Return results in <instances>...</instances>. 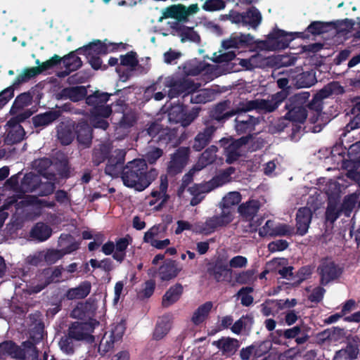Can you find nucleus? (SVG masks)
Wrapping results in <instances>:
<instances>
[{"label": "nucleus", "mask_w": 360, "mask_h": 360, "mask_svg": "<svg viewBox=\"0 0 360 360\" xmlns=\"http://www.w3.org/2000/svg\"><path fill=\"white\" fill-rule=\"evenodd\" d=\"M234 129L238 135L242 134H253L255 136V134L253 133L255 130V127L259 123V120L252 121H244L234 120Z\"/></svg>", "instance_id": "39"}, {"label": "nucleus", "mask_w": 360, "mask_h": 360, "mask_svg": "<svg viewBox=\"0 0 360 360\" xmlns=\"http://www.w3.org/2000/svg\"><path fill=\"white\" fill-rule=\"evenodd\" d=\"M158 174L157 169H148L146 160L135 159L124 166L121 178L125 186L142 191L149 186Z\"/></svg>", "instance_id": "1"}, {"label": "nucleus", "mask_w": 360, "mask_h": 360, "mask_svg": "<svg viewBox=\"0 0 360 360\" xmlns=\"http://www.w3.org/2000/svg\"><path fill=\"white\" fill-rule=\"evenodd\" d=\"M217 150L218 148L214 145L207 148L201 154L199 158V163L201 164L202 167H205L213 163L216 160V153Z\"/></svg>", "instance_id": "53"}, {"label": "nucleus", "mask_w": 360, "mask_h": 360, "mask_svg": "<svg viewBox=\"0 0 360 360\" xmlns=\"http://www.w3.org/2000/svg\"><path fill=\"white\" fill-rule=\"evenodd\" d=\"M87 89L84 86H69L63 88L57 95L58 99H70L76 103L86 99Z\"/></svg>", "instance_id": "17"}, {"label": "nucleus", "mask_w": 360, "mask_h": 360, "mask_svg": "<svg viewBox=\"0 0 360 360\" xmlns=\"http://www.w3.org/2000/svg\"><path fill=\"white\" fill-rule=\"evenodd\" d=\"M212 345L217 347L226 356L234 355L240 347V341L231 337H222L212 342Z\"/></svg>", "instance_id": "16"}, {"label": "nucleus", "mask_w": 360, "mask_h": 360, "mask_svg": "<svg viewBox=\"0 0 360 360\" xmlns=\"http://www.w3.org/2000/svg\"><path fill=\"white\" fill-rule=\"evenodd\" d=\"M43 333L44 324L41 323H38L30 329L29 339L27 340L33 344V346L37 352V359H39V350L37 349L36 345L39 343L43 339Z\"/></svg>", "instance_id": "48"}, {"label": "nucleus", "mask_w": 360, "mask_h": 360, "mask_svg": "<svg viewBox=\"0 0 360 360\" xmlns=\"http://www.w3.org/2000/svg\"><path fill=\"white\" fill-rule=\"evenodd\" d=\"M79 245L70 234H61L59 238V245L62 248L60 251L63 256L77 250Z\"/></svg>", "instance_id": "36"}, {"label": "nucleus", "mask_w": 360, "mask_h": 360, "mask_svg": "<svg viewBox=\"0 0 360 360\" xmlns=\"http://www.w3.org/2000/svg\"><path fill=\"white\" fill-rule=\"evenodd\" d=\"M91 290V284L88 281H82L75 288H70L65 293L68 300H81L87 297Z\"/></svg>", "instance_id": "31"}, {"label": "nucleus", "mask_w": 360, "mask_h": 360, "mask_svg": "<svg viewBox=\"0 0 360 360\" xmlns=\"http://www.w3.org/2000/svg\"><path fill=\"white\" fill-rule=\"evenodd\" d=\"M254 139L253 134L243 136L237 139H233L225 148L226 162L228 164H233L241 156L240 149L247 145Z\"/></svg>", "instance_id": "11"}, {"label": "nucleus", "mask_w": 360, "mask_h": 360, "mask_svg": "<svg viewBox=\"0 0 360 360\" xmlns=\"http://www.w3.org/2000/svg\"><path fill=\"white\" fill-rule=\"evenodd\" d=\"M285 109L287 110L284 115V119L291 122L304 124L308 117V110L305 106L298 105L295 103L292 105L289 101L285 102Z\"/></svg>", "instance_id": "12"}, {"label": "nucleus", "mask_w": 360, "mask_h": 360, "mask_svg": "<svg viewBox=\"0 0 360 360\" xmlns=\"http://www.w3.org/2000/svg\"><path fill=\"white\" fill-rule=\"evenodd\" d=\"M165 86L169 87L168 96L170 98L179 97L183 95V98L186 101L189 94L195 92L198 88V85L188 78H174L168 77L165 81Z\"/></svg>", "instance_id": "4"}, {"label": "nucleus", "mask_w": 360, "mask_h": 360, "mask_svg": "<svg viewBox=\"0 0 360 360\" xmlns=\"http://www.w3.org/2000/svg\"><path fill=\"white\" fill-rule=\"evenodd\" d=\"M255 357L259 358L266 354L271 348V342L268 340L253 343Z\"/></svg>", "instance_id": "63"}, {"label": "nucleus", "mask_w": 360, "mask_h": 360, "mask_svg": "<svg viewBox=\"0 0 360 360\" xmlns=\"http://www.w3.org/2000/svg\"><path fill=\"white\" fill-rule=\"evenodd\" d=\"M40 183V176L32 172L26 174L20 182V190L22 193L36 192Z\"/></svg>", "instance_id": "34"}, {"label": "nucleus", "mask_w": 360, "mask_h": 360, "mask_svg": "<svg viewBox=\"0 0 360 360\" xmlns=\"http://www.w3.org/2000/svg\"><path fill=\"white\" fill-rule=\"evenodd\" d=\"M312 218V212L310 208L303 207L298 209L296 214L297 233L304 236L309 229Z\"/></svg>", "instance_id": "19"}, {"label": "nucleus", "mask_w": 360, "mask_h": 360, "mask_svg": "<svg viewBox=\"0 0 360 360\" xmlns=\"http://www.w3.org/2000/svg\"><path fill=\"white\" fill-rule=\"evenodd\" d=\"M92 330L93 327L90 323L75 321L69 326L68 335L70 339L79 341L91 338L90 333Z\"/></svg>", "instance_id": "13"}, {"label": "nucleus", "mask_w": 360, "mask_h": 360, "mask_svg": "<svg viewBox=\"0 0 360 360\" xmlns=\"http://www.w3.org/2000/svg\"><path fill=\"white\" fill-rule=\"evenodd\" d=\"M243 25H248L252 28H256L261 23L262 15L259 11L255 7H251L245 12H243Z\"/></svg>", "instance_id": "41"}, {"label": "nucleus", "mask_w": 360, "mask_h": 360, "mask_svg": "<svg viewBox=\"0 0 360 360\" xmlns=\"http://www.w3.org/2000/svg\"><path fill=\"white\" fill-rule=\"evenodd\" d=\"M10 356L18 360H39L37 359V352L33 344L30 341H24L18 345L13 340H4L0 343V359Z\"/></svg>", "instance_id": "2"}, {"label": "nucleus", "mask_w": 360, "mask_h": 360, "mask_svg": "<svg viewBox=\"0 0 360 360\" xmlns=\"http://www.w3.org/2000/svg\"><path fill=\"white\" fill-rule=\"evenodd\" d=\"M313 266L311 265L303 266L299 269L295 274L294 285H300L304 281L310 278L313 272Z\"/></svg>", "instance_id": "58"}, {"label": "nucleus", "mask_w": 360, "mask_h": 360, "mask_svg": "<svg viewBox=\"0 0 360 360\" xmlns=\"http://www.w3.org/2000/svg\"><path fill=\"white\" fill-rule=\"evenodd\" d=\"M359 352V349L356 344L348 343L345 348L338 351L335 354L340 357L343 356L354 360L357 358Z\"/></svg>", "instance_id": "60"}, {"label": "nucleus", "mask_w": 360, "mask_h": 360, "mask_svg": "<svg viewBox=\"0 0 360 360\" xmlns=\"http://www.w3.org/2000/svg\"><path fill=\"white\" fill-rule=\"evenodd\" d=\"M325 98H322V94H321V91H319L316 93L313 98L309 103L307 105V108H308V111L309 112H321L323 109V99Z\"/></svg>", "instance_id": "61"}, {"label": "nucleus", "mask_w": 360, "mask_h": 360, "mask_svg": "<svg viewBox=\"0 0 360 360\" xmlns=\"http://www.w3.org/2000/svg\"><path fill=\"white\" fill-rule=\"evenodd\" d=\"M76 51L77 54L84 55L86 57L91 55H105L108 53V47L105 42L96 39L87 45L77 49Z\"/></svg>", "instance_id": "21"}, {"label": "nucleus", "mask_w": 360, "mask_h": 360, "mask_svg": "<svg viewBox=\"0 0 360 360\" xmlns=\"http://www.w3.org/2000/svg\"><path fill=\"white\" fill-rule=\"evenodd\" d=\"M199 108H193L187 112V106L184 104L172 105L167 111V117L169 123H180L184 127H188L198 116Z\"/></svg>", "instance_id": "5"}, {"label": "nucleus", "mask_w": 360, "mask_h": 360, "mask_svg": "<svg viewBox=\"0 0 360 360\" xmlns=\"http://www.w3.org/2000/svg\"><path fill=\"white\" fill-rule=\"evenodd\" d=\"M7 134L4 139L7 145H13L21 142L25 136L24 128L6 129Z\"/></svg>", "instance_id": "51"}, {"label": "nucleus", "mask_w": 360, "mask_h": 360, "mask_svg": "<svg viewBox=\"0 0 360 360\" xmlns=\"http://www.w3.org/2000/svg\"><path fill=\"white\" fill-rule=\"evenodd\" d=\"M224 184L221 176L214 177L211 181L204 184H195L188 188L189 192L192 195H205L212 190Z\"/></svg>", "instance_id": "29"}, {"label": "nucleus", "mask_w": 360, "mask_h": 360, "mask_svg": "<svg viewBox=\"0 0 360 360\" xmlns=\"http://www.w3.org/2000/svg\"><path fill=\"white\" fill-rule=\"evenodd\" d=\"M171 27L181 38L182 43L186 41L195 43L200 41V35L194 30L193 27H187L178 22H175Z\"/></svg>", "instance_id": "24"}, {"label": "nucleus", "mask_w": 360, "mask_h": 360, "mask_svg": "<svg viewBox=\"0 0 360 360\" xmlns=\"http://www.w3.org/2000/svg\"><path fill=\"white\" fill-rule=\"evenodd\" d=\"M332 22H325L314 21L311 22L304 32H295L297 38L309 39L310 35H320L328 32V27L332 25Z\"/></svg>", "instance_id": "22"}, {"label": "nucleus", "mask_w": 360, "mask_h": 360, "mask_svg": "<svg viewBox=\"0 0 360 360\" xmlns=\"http://www.w3.org/2000/svg\"><path fill=\"white\" fill-rule=\"evenodd\" d=\"M254 44V37L250 34L234 33L229 39L222 42V46L226 49L245 48Z\"/></svg>", "instance_id": "18"}, {"label": "nucleus", "mask_w": 360, "mask_h": 360, "mask_svg": "<svg viewBox=\"0 0 360 360\" xmlns=\"http://www.w3.org/2000/svg\"><path fill=\"white\" fill-rule=\"evenodd\" d=\"M163 128V125L157 121L150 122L146 125L141 134L143 136L148 135L150 136L151 138L150 141L153 142V139H158Z\"/></svg>", "instance_id": "50"}, {"label": "nucleus", "mask_w": 360, "mask_h": 360, "mask_svg": "<svg viewBox=\"0 0 360 360\" xmlns=\"http://www.w3.org/2000/svg\"><path fill=\"white\" fill-rule=\"evenodd\" d=\"M112 106L103 104L95 108H91L90 113L95 119L97 118H108L112 113Z\"/></svg>", "instance_id": "59"}, {"label": "nucleus", "mask_w": 360, "mask_h": 360, "mask_svg": "<svg viewBox=\"0 0 360 360\" xmlns=\"http://www.w3.org/2000/svg\"><path fill=\"white\" fill-rule=\"evenodd\" d=\"M317 82L316 73L314 71H306L300 74L296 80L298 88H309Z\"/></svg>", "instance_id": "44"}, {"label": "nucleus", "mask_w": 360, "mask_h": 360, "mask_svg": "<svg viewBox=\"0 0 360 360\" xmlns=\"http://www.w3.org/2000/svg\"><path fill=\"white\" fill-rule=\"evenodd\" d=\"M51 165V161L49 158H41L34 162V166L38 172L48 180H56L53 173L46 172V169Z\"/></svg>", "instance_id": "47"}, {"label": "nucleus", "mask_w": 360, "mask_h": 360, "mask_svg": "<svg viewBox=\"0 0 360 360\" xmlns=\"http://www.w3.org/2000/svg\"><path fill=\"white\" fill-rule=\"evenodd\" d=\"M206 273L209 278L217 283L230 281L232 270L226 261L221 257L207 264Z\"/></svg>", "instance_id": "7"}, {"label": "nucleus", "mask_w": 360, "mask_h": 360, "mask_svg": "<svg viewBox=\"0 0 360 360\" xmlns=\"http://www.w3.org/2000/svg\"><path fill=\"white\" fill-rule=\"evenodd\" d=\"M186 14L187 13L184 6H172L166 8L164 12V17L166 18H172L178 19Z\"/></svg>", "instance_id": "64"}, {"label": "nucleus", "mask_w": 360, "mask_h": 360, "mask_svg": "<svg viewBox=\"0 0 360 360\" xmlns=\"http://www.w3.org/2000/svg\"><path fill=\"white\" fill-rule=\"evenodd\" d=\"M183 292L184 288L181 283H177L171 286L162 297V307L167 308L176 303L181 298Z\"/></svg>", "instance_id": "30"}, {"label": "nucleus", "mask_w": 360, "mask_h": 360, "mask_svg": "<svg viewBox=\"0 0 360 360\" xmlns=\"http://www.w3.org/2000/svg\"><path fill=\"white\" fill-rule=\"evenodd\" d=\"M40 283L35 286L36 292H39L47 287L49 284L58 282L59 280L55 281L51 274L50 269H45L42 271L41 274L39 276Z\"/></svg>", "instance_id": "56"}, {"label": "nucleus", "mask_w": 360, "mask_h": 360, "mask_svg": "<svg viewBox=\"0 0 360 360\" xmlns=\"http://www.w3.org/2000/svg\"><path fill=\"white\" fill-rule=\"evenodd\" d=\"M167 226L162 224H156L152 226L148 231H147L143 236V242L147 243H151L153 241L156 240L155 237H159L161 233L165 232Z\"/></svg>", "instance_id": "55"}, {"label": "nucleus", "mask_w": 360, "mask_h": 360, "mask_svg": "<svg viewBox=\"0 0 360 360\" xmlns=\"http://www.w3.org/2000/svg\"><path fill=\"white\" fill-rule=\"evenodd\" d=\"M189 147H179L172 155L168 162L167 172L171 176H174L182 172L188 163L190 156Z\"/></svg>", "instance_id": "8"}, {"label": "nucleus", "mask_w": 360, "mask_h": 360, "mask_svg": "<svg viewBox=\"0 0 360 360\" xmlns=\"http://www.w3.org/2000/svg\"><path fill=\"white\" fill-rule=\"evenodd\" d=\"M261 203L257 200H249L238 207L240 215L246 221H252L260 209Z\"/></svg>", "instance_id": "27"}, {"label": "nucleus", "mask_w": 360, "mask_h": 360, "mask_svg": "<svg viewBox=\"0 0 360 360\" xmlns=\"http://www.w3.org/2000/svg\"><path fill=\"white\" fill-rule=\"evenodd\" d=\"M232 221V212L230 210H223L221 214L207 219L202 224V231L205 233H211L218 227L226 226Z\"/></svg>", "instance_id": "10"}, {"label": "nucleus", "mask_w": 360, "mask_h": 360, "mask_svg": "<svg viewBox=\"0 0 360 360\" xmlns=\"http://www.w3.org/2000/svg\"><path fill=\"white\" fill-rule=\"evenodd\" d=\"M75 138V122L63 124L58 129V139L62 145H70Z\"/></svg>", "instance_id": "37"}, {"label": "nucleus", "mask_w": 360, "mask_h": 360, "mask_svg": "<svg viewBox=\"0 0 360 360\" xmlns=\"http://www.w3.org/2000/svg\"><path fill=\"white\" fill-rule=\"evenodd\" d=\"M75 134L78 143L85 147L91 144L93 134L92 128L86 121L75 123Z\"/></svg>", "instance_id": "20"}, {"label": "nucleus", "mask_w": 360, "mask_h": 360, "mask_svg": "<svg viewBox=\"0 0 360 360\" xmlns=\"http://www.w3.org/2000/svg\"><path fill=\"white\" fill-rule=\"evenodd\" d=\"M217 127L213 125L207 126L195 136L192 148L195 151H201L211 142Z\"/></svg>", "instance_id": "14"}, {"label": "nucleus", "mask_w": 360, "mask_h": 360, "mask_svg": "<svg viewBox=\"0 0 360 360\" xmlns=\"http://www.w3.org/2000/svg\"><path fill=\"white\" fill-rule=\"evenodd\" d=\"M317 273L320 276L321 285L325 286L338 279L341 276L342 269L331 259L326 257L321 259L317 268Z\"/></svg>", "instance_id": "6"}, {"label": "nucleus", "mask_w": 360, "mask_h": 360, "mask_svg": "<svg viewBox=\"0 0 360 360\" xmlns=\"http://www.w3.org/2000/svg\"><path fill=\"white\" fill-rule=\"evenodd\" d=\"M129 244L130 241L127 237L117 238L115 243V251L112 255V258L122 263L125 259L126 250Z\"/></svg>", "instance_id": "42"}, {"label": "nucleus", "mask_w": 360, "mask_h": 360, "mask_svg": "<svg viewBox=\"0 0 360 360\" xmlns=\"http://www.w3.org/2000/svg\"><path fill=\"white\" fill-rule=\"evenodd\" d=\"M126 151L116 149L110 153L107 159L108 162L105 167V173L112 177H118L124 169Z\"/></svg>", "instance_id": "9"}, {"label": "nucleus", "mask_w": 360, "mask_h": 360, "mask_svg": "<svg viewBox=\"0 0 360 360\" xmlns=\"http://www.w3.org/2000/svg\"><path fill=\"white\" fill-rule=\"evenodd\" d=\"M254 324V318L252 314L243 315L238 320L233 323L231 327L232 333L239 335L242 333L243 330L250 332Z\"/></svg>", "instance_id": "35"}, {"label": "nucleus", "mask_w": 360, "mask_h": 360, "mask_svg": "<svg viewBox=\"0 0 360 360\" xmlns=\"http://www.w3.org/2000/svg\"><path fill=\"white\" fill-rule=\"evenodd\" d=\"M51 235V228L44 222L35 224L30 233V237L39 242H44L48 240Z\"/></svg>", "instance_id": "32"}, {"label": "nucleus", "mask_w": 360, "mask_h": 360, "mask_svg": "<svg viewBox=\"0 0 360 360\" xmlns=\"http://www.w3.org/2000/svg\"><path fill=\"white\" fill-rule=\"evenodd\" d=\"M153 142L160 147H166L168 145L170 147H176L180 143L177 136V131L169 128H163L158 139H153Z\"/></svg>", "instance_id": "26"}, {"label": "nucleus", "mask_w": 360, "mask_h": 360, "mask_svg": "<svg viewBox=\"0 0 360 360\" xmlns=\"http://www.w3.org/2000/svg\"><path fill=\"white\" fill-rule=\"evenodd\" d=\"M33 96L34 94L30 91L18 95L13 103L10 112L14 115L31 105L33 102Z\"/></svg>", "instance_id": "33"}, {"label": "nucleus", "mask_w": 360, "mask_h": 360, "mask_svg": "<svg viewBox=\"0 0 360 360\" xmlns=\"http://www.w3.org/2000/svg\"><path fill=\"white\" fill-rule=\"evenodd\" d=\"M112 95V94L101 92L97 90L94 91L92 94H90L89 96L86 95L85 101L89 106L95 108L96 106L100 105L106 104V103L109 101L110 97Z\"/></svg>", "instance_id": "43"}, {"label": "nucleus", "mask_w": 360, "mask_h": 360, "mask_svg": "<svg viewBox=\"0 0 360 360\" xmlns=\"http://www.w3.org/2000/svg\"><path fill=\"white\" fill-rule=\"evenodd\" d=\"M181 270L175 260L167 259L158 268V274L162 281H168L176 278Z\"/></svg>", "instance_id": "23"}, {"label": "nucleus", "mask_w": 360, "mask_h": 360, "mask_svg": "<svg viewBox=\"0 0 360 360\" xmlns=\"http://www.w3.org/2000/svg\"><path fill=\"white\" fill-rule=\"evenodd\" d=\"M76 53H77L75 50L63 57V63L65 68L70 69V71H76L82 65L81 58Z\"/></svg>", "instance_id": "46"}, {"label": "nucleus", "mask_w": 360, "mask_h": 360, "mask_svg": "<svg viewBox=\"0 0 360 360\" xmlns=\"http://www.w3.org/2000/svg\"><path fill=\"white\" fill-rule=\"evenodd\" d=\"M230 101H224L217 103L214 108L211 111L210 116L212 120L218 122L223 123L229 118L233 117L236 113L235 109L227 111L229 108Z\"/></svg>", "instance_id": "25"}, {"label": "nucleus", "mask_w": 360, "mask_h": 360, "mask_svg": "<svg viewBox=\"0 0 360 360\" xmlns=\"http://www.w3.org/2000/svg\"><path fill=\"white\" fill-rule=\"evenodd\" d=\"M213 304L212 302L208 301L199 306L197 309L193 312L191 318V321L195 326H198L205 321L208 317L210 312L212 310Z\"/></svg>", "instance_id": "38"}, {"label": "nucleus", "mask_w": 360, "mask_h": 360, "mask_svg": "<svg viewBox=\"0 0 360 360\" xmlns=\"http://www.w3.org/2000/svg\"><path fill=\"white\" fill-rule=\"evenodd\" d=\"M302 328L300 326H295L292 328H288L285 330L278 329L275 331V333L277 335V337L273 338V342L275 344L281 345V340L279 338L283 337L285 339H293L296 338V337L301 333Z\"/></svg>", "instance_id": "45"}, {"label": "nucleus", "mask_w": 360, "mask_h": 360, "mask_svg": "<svg viewBox=\"0 0 360 360\" xmlns=\"http://www.w3.org/2000/svg\"><path fill=\"white\" fill-rule=\"evenodd\" d=\"M55 180H49L46 182H42L40 179L39 187H37V193L39 196H47L52 194L56 188Z\"/></svg>", "instance_id": "62"}, {"label": "nucleus", "mask_w": 360, "mask_h": 360, "mask_svg": "<svg viewBox=\"0 0 360 360\" xmlns=\"http://www.w3.org/2000/svg\"><path fill=\"white\" fill-rule=\"evenodd\" d=\"M322 98H328L332 95H341L345 93V88L338 82H332L320 90Z\"/></svg>", "instance_id": "49"}, {"label": "nucleus", "mask_w": 360, "mask_h": 360, "mask_svg": "<svg viewBox=\"0 0 360 360\" xmlns=\"http://www.w3.org/2000/svg\"><path fill=\"white\" fill-rule=\"evenodd\" d=\"M172 327V323L168 316H162V319L158 321L155 330L153 331V337L155 340H160L167 335Z\"/></svg>", "instance_id": "40"}, {"label": "nucleus", "mask_w": 360, "mask_h": 360, "mask_svg": "<svg viewBox=\"0 0 360 360\" xmlns=\"http://www.w3.org/2000/svg\"><path fill=\"white\" fill-rule=\"evenodd\" d=\"M112 145L109 142H101L96 146L91 151V162L94 167L99 166L109 158L112 153Z\"/></svg>", "instance_id": "15"}, {"label": "nucleus", "mask_w": 360, "mask_h": 360, "mask_svg": "<svg viewBox=\"0 0 360 360\" xmlns=\"http://www.w3.org/2000/svg\"><path fill=\"white\" fill-rule=\"evenodd\" d=\"M35 67L25 68L20 74H19L13 82L14 86H19L23 83L29 82L31 79L39 75V72Z\"/></svg>", "instance_id": "52"}, {"label": "nucleus", "mask_w": 360, "mask_h": 360, "mask_svg": "<svg viewBox=\"0 0 360 360\" xmlns=\"http://www.w3.org/2000/svg\"><path fill=\"white\" fill-rule=\"evenodd\" d=\"M254 291V288L250 286L241 288L237 292L236 295L240 297V303L243 306L249 307L253 302L254 298L250 293Z\"/></svg>", "instance_id": "57"}, {"label": "nucleus", "mask_w": 360, "mask_h": 360, "mask_svg": "<svg viewBox=\"0 0 360 360\" xmlns=\"http://www.w3.org/2000/svg\"><path fill=\"white\" fill-rule=\"evenodd\" d=\"M295 37H297L295 32H288L278 28H274L266 36V39L257 42V47L264 51L285 49Z\"/></svg>", "instance_id": "3"}, {"label": "nucleus", "mask_w": 360, "mask_h": 360, "mask_svg": "<svg viewBox=\"0 0 360 360\" xmlns=\"http://www.w3.org/2000/svg\"><path fill=\"white\" fill-rule=\"evenodd\" d=\"M60 117V111L52 110L34 115L32 117V121L35 128L45 127L57 120Z\"/></svg>", "instance_id": "28"}, {"label": "nucleus", "mask_w": 360, "mask_h": 360, "mask_svg": "<svg viewBox=\"0 0 360 360\" xmlns=\"http://www.w3.org/2000/svg\"><path fill=\"white\" fill-rule=\"evenodd\" d=\"M241 201V195L239 192H230L226 195L221 202L222 210H229L232 206L238 205Z\"/></svg>", "instance_id": "54"}]
</instances>
